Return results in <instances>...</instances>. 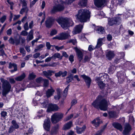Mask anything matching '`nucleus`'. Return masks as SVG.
Instances as JSON below:
<instances>
[{"instance_id": "f257e3e1", "label": "nucleus", "mask_w": 135, "mask_h": 135, "mask_svg": "<svg viewBox=\"0 0 135 135\" xmlns=\"http://www.w3.org/2000/svg\"><path fill=\"white\" fill-rule=\"evenodd\" d=\"M91 105L96 109H100L103 111L107 110L108 106L107 101L105 99L103 98L102 97L101 95L98 96Z\"/></svg>"}, {"instance_id": "f03ea898", "label": "nucleus", "mask_w": 135, "mask_h": 135, "mask_svg": "<svg viewBox=\"0 0 135 135\" xmlns=\"http://www.w3.org/2000/svg\"><path fill=\"white\" fill-rule=\"evenodd\" d=\"M76 16L78 19L81 22H86L90 18L89 11L86 9H80Z\"/></svg>"}, {"instance_id": "7ed1b4c3", "label": "nucleus", "mask_w": 135, "mask_h": 135, "mask_svg": "<svg viewBox=\"0 0 135 135\" xmlns=\"http://www.w3.org/2000/svg\"><path fill=\"white\" fill-rule=\"evenodd\" d=\"M61 27L64 30H66L70 26H72L73 25V22L72 20L67 18H61L56 20Z\"/></svg>"}, {"instance_id": "20e7f679", "label": "nucleus", "mask_w": 135, "mask_h": 135, "mask_svg": "<svg viewBox=\"0 0 135 135\" xmlns=\"http://www.w3.org/2000/svg\"><path fill=\"white\" fill-rule=\"evenodd\" d=\"M2 88L3 89L2 94L5 97L6 95L10 91L11 86L9 82L7 80H5L3 82Z\"/></svg>"}, {"instance_id": "39448f33", "label": "nucleus", "mask_w": 135, "mask_h": 135, "mask_svg": "<svg viewBox=\"0 0 135 135\" xmlns=\"http://www.w3.org/2000/svg\"><path fill=\"white\" fill-rule=\"evenodd\" d=\"M64 114L60 113H56L51 116V120L52 123H56L60 121L63 118Z\"/></svg>"}, {"instance_id": "423d86ee", "label": "nucleus", "mask_w": 135, "mask_h": 135, "mask_svg": "<svg viewBox=\"0 0 135 135\" xmlns=\"http://www.w3.org/2000/svg\"><path fill=\"white\" fill-rule=\"evenodd\" d=\"M64 9V6L61 4H59L53 7L51 11V13H55L57 12H60L63 11Z\"/></svg>"}, {"instance_id": "0eeeda50", "label": "nucleus", "mask_w": 135, "mask_h": 135, "mask_svg": "<svg viewBox=\"0 0 135 135\" xmlns=\"http://www.w3.org/2000/svg\"><path fill=\"white\" fill-rule=\"evenodd\" d=\"M131 130V126L128 123H127L125 126L124 129L122 132L123 134L124 135H129Z\"/></svg>"}, {"instance_id": "6e6552de", "label": "nucleus", "mask_w": 135, "mask_h": 135, "mask_svg": "<svg viewBox=\"0 0 135 135\" xmlns=\"http://www.w3.org/2000/svg\"><path fill=\"white\" fill-rule=\"evenodd\" d=\"M106 2V0H94V3L96 6L100 8L104 6Z\"/></svg>"}, {"instance_id": "1a4fd4ad", "label": "nucleus", "mask_w": 135, "mask_h": 135, "mask_svg": "<svg viewBox=\"0 0 135 135\" xmlns=\"http://www.w3.org/2000/svg\"><path fill=\"white\" fill-rule=\"evenodd\" d=\"M54 19L52 17H48L47 18L45 22L46 27L50 28L54 23Z\"/></svg>"}, {"instance_id": "9d476101", "label": "nucleus", "mask_w": 135, "mask_h": 135, "mask_svg": "<svg viewBox=\"0 0 135 135\" xmlns=\"http://www.w3.org/2000/svg\"><path fill=\"white\" fill-rule=\"evenodd\" d=\"M81 76L84 79L86 86H88V88H89L91 81L90 78L85 74L81 75Z\"/></svg>"}, {"instance_id": "9b49d317", "label": "nucleus", "mask_w": 135, "mask_h": 135, "mask_svg": "<svg viewBox=\"0 0 135 135\" xmlns=\"http://www.w3.org/2000/svg\"><path fill=\"white\" fill-rule=\"evenodd\" d=\"M74 49L75 50V51L76 53V54L79 62H80L81 60L83 59V55L82 52L77 47H75Z\"/></svg>"}, {"instance_id": "f8f14e48", "label": "nucleus", "mask_w": 135, "mask_h": 135, "mask_svg": "<svg viewBox=\"0 0 135 135\" xmlns=\"http://www.w3.org/2000/svg\"><path fill=\"white\" fill-rule=\"evenodd\" d=\"M50 122L49 119H46L44 121L43 127L44 129L47 131H49L50 128Z\"/></svg>"}, {"instance_id": "ddd939ff", "label": "nucleus", "mask_w": 135, "mask_h": 135, "mask_svg": "<svg viewBox=\"0 0 135 135\" xmlns=\"http://www.w3.org/2000/svg\"><path fill=\"white\" fill-rule=\"evenodd\" d=\"M59 109V108L56 105L50 104L48 107L47 111L48 112L54 111H57Z\"/></svg>"}, {"instance_id": "4468645a", "label": "nucleus", "mask_w": 135, "mask_h": 135, "mask_svg": "<svg viewBox=\"0 0 135 135\" xmlns=\"http://www.w3.org/2000/svg\"><path fill=\"white\" fill-rule=\"evenodd\" d=\"M42 73L47 78L51 76L52 75V74H55V71L51 70H48L47 71H43Z\"/></svg>"}, {"instance_id": "2eb2a0df", "label": "nucleus", "mask_w": 135, "mask_h": 135, "mask_svg": "<svg viewBox=\"0 0 135 135\" xmlns=\"http://www.w3.org/2000/svg\"><path fill=\"white\" fill-rule=\"evenodd\" d=\"M115 54L113 51H109L106 54L107 58L109 60H111L115 56Z\"/></svg>"}, {"instance_id": "dca6fc26", "label": "nucleus", "mask_w": 135, "mask_h": 135, "mask_svg": "<svg viewBox=\"0 0 135 135\" xmlns=\"http://www.w3.org/2000/svg\"><path fill=\"white\" fill-rule=\"evenodd\" d=\"M86 129V126L85 125H84L81 128L77 126L76 127V130L77 133L80 134L84 132Z\"/></svg>"}, {"instance_id": "f3484780", "label": "nucleus", "mask_w": 135, "mask_h": 135, "mask_svg": "<svg viewBox=\"0 0 135 135\" xmlns=\"http://www.w3.org/2000/svg\"><path fill=\"white\" fill-rule=\"evenodd\" d=\"M59 35L60 40H62L68 38L70 36V35L68 33L62 32Z\"/></svg>"}, {"instance_id": "a211bd4d", "label": "nucleus", "mask_w": 135, "mask_h": 135, "mask_svg": "<svg viewBox=\"0 0 135 135\" xmlns=\"http://www.w3.org/2000/svg\"><path fill=\"white\" fill-rule=\"evenodd\" d=\"M14 68V69L10 71L11 73H13L17 70V65L15 63L10 62L9 64L8 68L10 69Z\"/></svg>"}, {"instance_id": "6ab92c4d", "label": "nucleus", "mask_w": 135, "mask_h": 135, "mask_svg": "<svg viewBox=\"0 0 135 135\" xmlns=\"http://www.w3.org/2000/svg\"><path fill=\"white\" fill-rule=\"evenodd\" d=\"M73 125V122L70 121L65 124L63 126L62 129L64 130H66L70 129Z\"/></svg>"}, {"instance_id": "aec40b11", "label": "nucleus", "mask_w": 135, "mask_h": 135, "mask_svg": "<svg viewBox=\"0 0 135 135\" xmlns=\"http://www.w3.org/2000/svg\"><path fill=\"white\" fill-rule=\"evenodd\" d=\"M55 91L52 87L50 89H49L46 92V95L47 98L50 97L53 95Z\"/></svg>"}, {"instance_id": "412c9836", "label": "nucleus", "mask_w": 135, "mask_h": 135, "mask_svg": "<svg viewBox=\"0 0 135 135\" xmlns=\"http://www.w3.org/2000/svg\"><path fill=\"white\" fill-rule=\"evenodd\" d=\"M62 90L59 88H58L56 89V91L57 92V95L54 96V99L56 100H59L61 97V91Z\"/></svg>"}, {"instance_id": "4be33fe9", "label": "nucleus", "mask_w": 135, "mask_h": 135, "mask_svg": "<svg viewBox=\"0 0 135 135\" xmlns=\"http://www.w3.org/2000/svg\"><path fill=\"white\" fill-rule=\"evenodd\" d=\"M112 125L115 128L120 131H122V127L120 124L117 123H113Z\"/></svg>"}, {"instance_id": "5701e85b", "label": "nucleus", "mask_w": 135, "mask_h": 135, "mask_svg": "<svg viewBox=\"0 0 135 135\" xmlns=\"http://www.w3.org/2000/svg\"><path fill=\"white\" fill-rule=\"evenodd\" d=\"M83 26L81 25H79L76 26L75 28L74 31L76 34L79 33L81 31Z\"/></svg>"}, {"instance_id": "b1692460", "label": "nucleus", "mask_w": 135, "mask_h": 135, "mask_svg": "<svg viewBox=\"0 0 135 135\" xmlns=\"http://www.w3.org/2000/svg\"><path fill=\"white\" fill-rule=\"evenodd\" d=\"M105 38L104 37L102 38H99L98 40L97 45L95 47V48H99L102 45V41Z\"/></svg>"}, {"instance_id": "393cba45", "label": "nucleus", "mask_w": 135, "mask_h": 135, "mask_svg": "<svg viewBox=\"0 0 135 135\" xmlns=\"http://www.w3.org/2000/svg\"><path fill=\"white\" fill-rule=\"evenodd\" d=\"M33 30H31L29 32V35L27 36L26 40L28 42L32 40L33 38Z\"/></svg>"}, {"instance_id": "a878e982", "label": "nucleus", "mask_w": 135, "mask_h": 135, "mask_svg": "<svg viewBox=\"0 0 135 135\" xmlns=\"http://www.w3.org/2000/svg\"><path fill=\"white\" fill-rule=\"evenodd\" d=\"M117 75L118 78L125 79L126 78V75L124 72L122 71L118 72Z\"/></svg>"}, {"instance_id": "bb28decb", "label": "nucleus", "mask_w": 135, "mask_h": 135, "mask_svg": "<svg viewBox=\"0 0 135 135\" xmlns=\"http://www.w3.org/2000/svg\"><path fill=\"white\" fill-rule=\"evenodd\" d=\"M73 74H70L66 78V82L68 84L71 82L72 80H74Z\"/></svg>"}, {"instance_id": "cd10ccee", "label": "nucleus", "mask_w": 135, "mask_h": 135, "mask_svg": "<svg viewBox=\"0 0 135 135\" xmlns=\"http://www.w3.org/2000/svg\"><path fill=\"white\" fill-rule=\"evenodd\" d=\"M109 116L110 118H116L117 117L116 112L114 111H110L108 112Z\"/></svg>"}, {"instance_id": "c85d7f7f", "label": "nucleus", "mask_w": 135, "mask_h": 135, "mask_svg": "<svg viewBox=\"0 0 135 135\" xmlns=\"http://www.w3.org/2000/svg\"><path fill=\"white\" fill-rule=\"evenodd\" d=\"M114 18L115 25H119L120 23L121 19L120 17H116Z\"/></svg>"}, {"instance_id": "c756f323", "label": "nucleus", "mask_w": 135, "mask_h": 135, "mask_svg": "<svg viewBox=\"0 0 135 135\" xmlns=\"http://www.w3.org/2000/svg\"><path fill=\"white\" fill-rule=\"evenodd\" d=\"M87 2V0H80L78 4L80 6L84 7L86 5Z\"/></svg>"}, {"instance_id": "7c9ffc66", "label": "nucleus", "mask_w": 135, "mask_h": 135, "mask_svg": "<svg viewBox=\"0 0 135 135\" xmlns=\"http://www.w3.org/2000/svg\"><path fill=\"white\" fill-rule=\"evenodd\" d=\"M4 44H2L0 47V52L1 54L0 56H3L4 55L6 56V54H5L4 50L3 49V48L4 47Z\"/></svg>"}, {"instance_id": "2f4dec72", "label": "nucleus", "mask_w": 135, "mask_h": 135, "mask_svg": "<svg viewBox=\"0 0 135 135\" xmlns=\"http://www.w3.org/2000/svg\"><path fill=\"white\" fill-rule=\"evenodd\" d=\"M26 77L25 73H23L20 76H19L15 78V79L17 81H21L25 78Z\"/></svg>"}, {"instance_id": "473e14b6", "label": "nucleus", "mask_w": 135, "mask_h": 135, "mask_svg": "<svg viewBox=\"0 0 135 135\" xmlns=\"http://www.w3.org/2000/svg\"><path fill=\"white\" fill-rule=\"evenodd\" d=\"M58 128V126L57 125L54 127L52 129L50 132V134H56L57 132Z\"/></svg>"}, {"instance_id": "72a5a7b5", "label": "nucleus", "mask_w": 135, "mask_h": 135, "mask_svg": "<svg viewBox=\"0 0 135 135\" xmlns=\"http://www.w3.org/2000/svg\"><path fill=\"white\" fill-rule=\"evenodd\" d=\"M11 123L12 125H11V126L14 127L15 129H18L19 128V126L15 120H13L12 121Z\"/></svg>"}, {"instance_id": "f704fd0d", "label": "nucleus", "mask_w": 135, "mask_h": 135, "mask_svg": "<svg viewBox=\"0 0 135 135\" xmlns=\"http://www.w3.org/2000/svg\"><path fill=\"white\" fill-rule=\"evenodd\" d=\"M28 11V9L27 7H22L20 11V13L21 14H23L24 12H25L27 14Z\"/></svg>"}, {"instance_id": "c9c22d12", "label": "nucleus", "mask_w": 135, "mask_h": 135, "mask_svg": "<svg viewBox=\"0 0 135 135\" xmlns=\"http://www.w3.org/2000/svg\"><path fill=\"white\" fill-rule=\"evenodd\" d=\"M97 31L98 33L100 34H102L104 32V30L103 27L101 26L98 28Z\"/></svg>"}, {"instance_id": "e433bc0d", "label": "nucleus", "mask_w": 135, "mask_h": 135, "mask_svg": "<svg viewBox=\"0 0 135 135\" xmlns=\"http://www.w3.org/2000/svg\"><path fill=\"white\" fill-rule=\"evenodd\" d=\"M91 57L90 56H88L87 55L85 56L84 60L83 61V63H85L86 62H89L90 60Z\"/></svg>"}, {"instance_id": "4c0bfd02", "label": "nucleus", "mask_w": 135, "mask_h": 135, "mask_svg": "<svg viewBox=\"0 0 135 135\" xmlns=\"http://www.w3.org/2000/svg\"><path fill=\"white\" fill-rule=\"evenodd\" d=\"M52 60H55L56 58H59L60 57V54L58 53H55L52 56Z\"/></svg>"}, {"instance_id": "58836bf2", "label": "nucleus", "mask_w": 135, "mask_h": 135, "mask_svg": "<svg viewBox=\"0 0 135 135\" xmlns=\"http://www.w3.org/2000/svg\"><path fill=\"white\" fill-rule=\"evenodd\" d=\"M114 18H108V24L112 26L114 25H115L114 21Z\"/></svg>"}, {"instance_id": "ea45409f", "label": "nucleus", "mask_w": 135, "mask_h": 135, "mask_svg": "<svg viewBox=\"0 0 135 135\" xmlns=\"http://www.w3.org/2000/svg\"><path fill=\"white\" fill-rule=\"evenodd\" d=\"M36 77V75L32 73L30 74L29 75L28 79L29 80H32Z\"/></svg>"}, {"instance_id": "a19ab883", "label": "nucleus", "mask_w": 135, "mask_h": 135, "mask_svg": "<svg viewBox=\"0 0 135 135\" xmlns=\"http://www.w3.org/2000/svg\"><path fill=\"white\" fill-rule=\"evenodd\" d=\"M110 67L109 68V71H113L116 69V67L114 65H113L110 64Z\"/></svg>"}, {"instance_id": "79ce46f5", "label": "nucleus", "mask_w": 135, "mask_h": 135, "mask_svg": "<svg viewBox=\"0 0 135 135\" xmlns=\"http://www.w3.org/2000/svg\"><path fill=\"white\" fill-rule=\"evenodd\" d=\"M15 131V129L14 128V127L11 126L8 129V133H12Z\"/></svg>"}, {"instance_id": "37998d69", "label": "nucleus", "mask_w": 135, "mask_h": 135, "mask_svg": "<svg viewBox=\"0 0 135 135\" xmlns=\"http://www.w3.org/2000/svg\"><path fill=\"white\" fill-rule=\"evenodd\" d=\"M98 85L99 88L101 89H102L105 86V84L102 81H100L99 82Z\"/></svg>"}, {"instance_id": "c03bdc74", "label": "nucleus", "mask_w": 135, "mask_h": 135, "mask_svg": "<svg viewBox=\"0 0 135 135\" xmlns=\"http://www.w3.org/2000/svg\"><path fill=\"white\" fill-rule=\"evenodd\" d=\"M73 116V114H71L67 116L65 119H64V121L65 122H66L68 121L70 119H71Z\"/></svg>"}, {"instance_id": "a18cd8bd", "label": "nucleus", "mask_w": 135, "mask_h": 135, "mask_svg": "<svg viewBox=\"0 0 135 135\" xmlns=\"http://www.w3.org/2000/svg\"><path fill=\"white\" fill-rule=\"evenodd\" d=\"M57 33V31L55 30H52L50 33V35L51 36H52L56 34Z\"/></svg>"}, {"instance_id": "49530a36", "label": "nucleus", "mask_w": 135, "mask_h": 135, "mask_svg": "<svg viewBox=\"0 0 135 135\" xmlns=\"http://www.w3.org/2000/svg\"><path fill=\"white\" fill-rule=\"evenodd\" d=\"M20 53L22 54L23 56H24L26 54L25 51L23 48H20Z\"/></svg>"}, {"instance_id": "de8ad7c7", "label": "nucleus", "mask_w": 135, "mask_h": 135, "mask_svg": "<svg viewBox=\"0 0 135 135\" xmlns=\"http://www.w3.org/2000/svg\"><path fill=\"white\" fill-rule=\"evenodd\" d=\"M69 85H68L67 87L65 89L64 91V93L65 94V97L68 94V89L69 88Z\"/></svg>"}, {"instance_id": "09e8293b", "label": "nucleus", "mask_w": 135, "mask_h": 135, "mask_svg": "<svg viewBox=\"0 0 135 135\" xmlns=\"http://www.w3.org/2000/svg\"><path fill=\"white\" fill-rule=\"evenodd\" d=\"M60 73L61 76L62 77L66 76L67 74V72L66 71H65L63 72L62 71H60Z\"/></svg>"}, {"instance_id": "8fccbe9b", "label": "nucleus", "mask_w": 135, "mask_h": 135, "mask_svg": "<svg viewBox=\"0 0 135 135\" xmlns=\"http://www.w3.org/2000/svg\"><path fill=\"white\" fill-rule=\"evenodd\" d=\"M21 2L22 4V7H27V4L26 3V1L25 0H21Z\"/></svg>"}, {"instance_id": "3c124183", "label": "nucleus", "mask_w": 135, "mask_h": 135, "mask_svg": "<svg viewBox=\"0 0 135 135\" xmlns=\"http://www.w3.org/2000/svg\"><path fill=\"white\" fill-rule=\"evenodd\" d=\"M54 46L57 51H59L60 50L64 48L63 46L60 47H59L57 46Z\"/></svg>"}, {"instance_id": "603ef678", "label": "nucleus", "mask_w": 135, "mask_h": 135, "mask_svg": "<svg viewBox=\"0 0 135 135\" xmlns=\"http://www.w3.org/2000/svg\"><path fill=\"white\" fill-rule=\"evenodd\" d=\"M6 17L5 15H4L2 16L0 20L1 22L3 23L6 20Z\"/></svg>"}, {"instance_id": "864d4df0", "label": "nucleus", "mask_w": 135, "mask_h": 135, "mask_svg": "<svg viewBox=\"0 0 135 135\" xmlns=\"http://www.w3.org/2000/svg\"><path fill=\"white\" fill-rule=\"evenodd\" d=\"M7 113L5 111H3L1 113V115L2 117L3 118H5L7 115Z\"/></svg>"}, {"instance_id": "5fc2aeb1", "label": "nucleus", "mask_w": 135, "mask_h": 135, "mask_svg": "<svg viewBox=\"0 0 135 135\" xmlns=\"http://www.w3.org/2000/svg\"><path fill=\"white\" fill-rule=\"evenodd\" d=\"M69 42L71 43L74 45L76 43V40L75 39H71L69 41Z\"/></svg>"}, {"instance_id": "6e6d98bb", "label": "nucleus", "mask_w": 135, "mask_h": 135, "mask_svg": "<svg viewBox=\"0 0 135 135\" xmlns=\"http://www.w3.org/2000/svg\"><path fill=\"white\" fill-rule=\"evenodd\" d=\"M8 41L11 44H15V40L12 37H10L9 40Z\"/></svg>"}, {"instance_id": "4d7b16f0", "label": "nucleus", "mask_w": 135, "mask_h": 135, "mask_svg": "<svg viewBox=\"0 0 135 135\" xmlns=\"http://www.w3.org/2000/svg\"><path fill=\"white\" fill-rule=\"evenodd\" d=\"M23 27L25 30L27 31L28 30V24L27 22H26L24 25Z\"/></svg>"}, {"instance_id": "13d9d810", "label": "nucleus", "mask_w": 135, "mask_h": 135, "mask_svg": "<svg viewBox=\"0 0 135 135\" xmlns=\"http://www.w3.org/2000/svg\"><path fill=\"white\" fill-rule=\"evenodd\" d=\"M26 30L23 31L21 33V35L23 36H26L28 34V32Z\"/></svg>"}, {"instance_id": "bf43d9fd", "label": "nucleus", "mask_w": 135, "mask_h": 135, "mask_svg": "<svg viewBox=\"0 0 135 135\" xmlns=\"http://www.w3.org/2000/svg\"><path fill=\"white\" fill-rule=\"evenodd\" d=\"M44 86L45 87H46L47 86L49 83V80L47 79H44Z\"/></svg>"}, {"instance_id": "052dcab7", "label": "nucleus", "mask_w": 135, "mask_h": 135, "mask_svg": "<svg viewBox=\"0 0 135 135\" xmlns=\"http://www.w3.org/2000/svg\"><path fill=\"white\" fill-rule=\"evenodd\" d=\"M46 46L47 47V49L48 50H50V49L52 45H51L49 42H46Z\"/></svg>"}, {"instance_id": "680f3d73", "label": "nucleus", "mask_w": 135, "mask_h": 135, "mask_svg": "<svg viewBox=\"0 0 135 135\" xmlns=\"http://www.w3.org/2000/svg\"><path fill=\"white\" fill-rule=\"evenodd\" d=\"M95 49L96 48H95V47H94L92 45H90L89 46L88 49V50L89 51H91Z\"/></svg>"}, {"instance_id": "e2e57ef3", "label": "nucleus", "mask_w": 135, "mask_h": 135, "mask_svg": "<svg viewBox=\"0 0 135 135\" xmlns=\"http://www.w3.org/2000/svg\"><path fill=\"white\" fill-rule=\"evenodd\" d=\"M20 40H21L22 44L24 43L25 42V39L24 37H22L21 36H20L19 37Z\"/></svg>"}, {"instance_id": "0e129e2a", "label": "nucleus", "mask_w": 135, "mask_h": 135, "mask_svg": "<svg viewBox=\"0 0 135 135\" xmlns=\"http://www.w3.org/2000/svg\"><path fill=\"white\" fill-rule=\"evenodd\" d=\"M43 79L42 77H39L36 79V81L38 83H41Z\"/></svg>"}, {"instance_id": "69168bd1", "label": "nucleus", "mask_w": 135, "mask_h": 135, "mask_svg": "<svg viewBox=\"0 0 135 135\" xmlns=\"http://www.w3.org/2000/svg\"><path fill=\"white\" fill-rule=\"evenodd\" d=\"M118 81L119 83L122 84L123 83L124 81V79H123L120 78H118Z\"/></svg>"}, {"instance_id": "338daca9", "label": "nucleus", "mask_w": 135, "mask_h": 135, "mask_svg": "<svg viewBox=\"0 0 135 135\" xmlns=\"http://www.w3.org/2000/svg\"><path fill=\"white\" fill-rule=\"evenodd\" d=\"M40 55V54L39 53H36L35 54L33 55V57L35 59L39 57Z\"/></svg>"}, {"instance_id": "774afa93", "label": "nucleus", "mask_w": 135, "mask_h": 135, "mask_svg": "<svg viewBox=\"0 0 135 135\" xmlns=\"http://www.w3.org/2000/svg\"><path fill=\"white\" fill-rule=\"evenodd\" d=\"M112 36L108 34V35L107 37V38L108 40L109 41H110L112 39Z\"/></svg>"}]
</instances>
